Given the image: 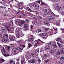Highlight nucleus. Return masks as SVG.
I'll list each match as a JSON object with an SVG mask.
<instances>
[{
  "mask_svg": "<svg viewBox=\"0 0 64 64\" xmlns=\"http://www.w3.org/2000/svg\"><path fill=\"white\" fill-rule=\"evenodd\" d=\"M7 49L8 50H10V48H11L10 46H7Z\"/></svg>",
  "mask_w": 64,
  "mask_h": 64,
  "instance_id": "obj_37",
  "label": "nucleus"
},
{
  "mask_svg": "<svg viewBox=\"0 0 64 64\" xmlns=\"http://www.w3.org/2000/svg\"><path fill=\"white\" fill-rule=\"evenodd\" d=\"M61 54H62V53L60 50L57 51V52L56 53V55H60Z\"/></svg>",
  "mask_w": 64,
  "mask_h": 64,
  "instance_id": "obj_14",
  "label": "nucleus"
},
{
  "mask_svg": "<svg viewBox=\"0 0 64 64\" xmlns=\"http://www.w3.org/2000/svg\"><path fill=\"white\" fill-rule=\"evenodd\" d=\"M53 46L54 47V48H57V46L56 44L53 45Z\"/></svg>",
  "mask_w": 64,
  "mask_h": 64,
  "instance_id": "obj_38",
  "label": "nucleus"
},
{
  "mask_svg": "<svg viewBox=\"0 0 64 64\" xmlns=\"http://www.w3.org/2000/svg\"><path fill=\"white\" fill-rule=\"evenodd\" d=\"M11 24L10 23H8L6 25V28H7L8 31H10V27H11Z\"/></svg>",
  "mask_w": 64,
  "mask_h": 64,
  "instance_id": "obj_6",
  "label": "nucleus"
},
{
  "mask_svg": "<svg viewBox=\"0 0 64 64\" xmlns=\"http://www.w3.org/2000/svg\"><path fill=\"white\" fill-rule=\"evenodd\" d=\"M44 43L45 42H43L42 41H41V40H40V41H38L37 43L35 44H34V46H37V45H38L39 44H41V43Z\"/></svg>",
  "mask_w": 64,
  "mask_h": 64,
  "instance_id": "obj_10",
  "label": "nucleus"
},
{
  "mask_svg": "<svg viewBox=\"0 0 64 64\" xmlns=\"http://www.w3.org/2000/svg\"><path fill=\"white\" fill-rule=\"evenodd\" d=\"M2 49L3 50L4 53H6V51L4 49V47L2 46Z\"/></svg>",
  "mask_w": 64,
  "mask_h": 64,
  "instance_id": "obj_24",
  "label": "nucleus"
},
{
  "mask_svg": "<svg viewBox=\"0 0 64 64\" xmlns=\"http://www.w3.org/2000/svg\"><path fill=\"white\" fill-rule=\"evenodd\" d=\"M23 8H22V7H20V9H22Z\"/></svg>",
  "mask_w": 64,
  "mask_h": 64,
  "instance_id": "obj_56",
  "label": "nucleus"
},
{
  "mask_svg": "<svg viewBox=\"0 0 64 64\" xmlns=\"http://www.w3.org/2000/svg\"><path fill=\"white\" fill-rule=\"evenodd\" d=\"M1 8H2V9H3L4 8V7H3V6H2L1 7Z\"/></svg>",
  "mask_w": 64,
  "mask_h": 64,
  "instance_id": "obj_62",
  "label": "nucleus"
},
{
  "mask_svg": "<svg viewBox=\"0 0 64 64\" xmlns=\"http://www.w3.org/2000/svg\"><path fill=\"white\" fill-rule=\"evenodd\" d=\"M10 63H12V62H13V60H10Z\"/></svg>",
  "mask_w": 64,
  "mask_h": 64,
  "instance_id": "obj_47",
  "label": "nucleus"
},
{
  "mask_svg": "<svg viewBox=\"0 0 64 64\" xmlns=\"http://www.w3.org/2000/svg\"><path fill=\"white\" fill-rule=\"evenodd\" d=\"M40 1H41V0H38V3H39L40 2Z\"/></svg>",
  "mask_w": 64,
  "mask_h": 64,
  "instance_id": "obj_61",
  "label": "nucleus"
},
{
  "mask_svg": "<svg viewBox=\"0 0 64 64\" xmlns=\"http://www.w3.org/2000/svg\"><path fill=\"white\" fill-rule=\"evenodd\" d=\"M60 30H61L62 31V32H64V28H60Z\"/></svg>",
  "mask_w": 64,
  "mask_h": 64,
  "instance_id": "obj_40",
  "label": "nucleus"
},
{
  "mask_svg": "<svg viewBox=\"0 0 64 64\" xmlns=\"http://www.w3.org/2000/svg\"><path fill=\"white\" fill-rule=\"evenodd\" d=\"M26 58L27 59H30V58H31L30 57H29V56H26Z\"/></svg>",
  "mask_w": 64,
  "mask_h": 64,
  "instance_id": "obj_39",
  "label": "nucleus"
},
{
  "mask_svg": "<svg viewBox=\"0 0 64 64\" xmlns=\"http://www.w3.org/2000/svg\"><path fill=\"white\" fill-rule=\"evenodd\" d=\"M39 49L38 48L37 50V52H39Z\"/></svg>",
  "mask_w": 64,
  "mask_h": 64,
  "instance_id": "obj_52",
  "label": "nucleus"
},
{
  "mask_svg": "<svg viewBox=\"0 0 64 64\" xmlns=\"http://www.w3.org/2000/svg\"><path fill=\"white\" fill-rule=\"evenodd\" d=\"M32 23L34 25H37L39 24V22L36 20H34L33 21Z\"/></svg>",
  "mask_w": 64,
  "mask_h": 64,
  "instance_id": "obj_7",
  "label": "nucleus"
},
{
  "mask_svg": "<svg viewBox=\"0 0 64 64\" xmlns=\"http://www.w3.org/2000/svg\"><path fill=\"white\" fill-rule=\"evenodd\" d=\"M52 44V42H49V43H48V45H51V44Z\"/></svg>",
  "mask_w": 64,
  "mask_h": 64,
  "instance_id": "obj_51",
  "label": "nucleus"
},
{
  "mask_svg": "<svg viewBox=\"0 0 64 64\" xmlns=\"http://www.w3.org/2000/svg\"><path fill=\"white\" fill-rule=\"evenodd\" d=\"M14 45V44H11V46H13V45Z\"/></svg>",
  "mask_w": 64,
  "mask_h": 64,
  "instance_id": "obj_63",
  "label": "nucleus"
},
{
  "mask_svg": "<svg viewBox=\"0 0 64 64\" xmlns=\"http://www.w3.org/2000/svg\"><path fill=\"white\" fill-rule=\"evenodd\" d=\"M50 52L52 54H53V53H54L56 52V50L54 48H52V50L50 51Z\"/></svg>",
  "mask_w": 64,
  "mask_h": 64,
  "instance_id": "obj_15",
  "label": "nucleus"
},
{
  "mask_svg": "<svg viewBox=\"0 0 64 64\" xmlns=\"http://www.w3.org/2000/svg\"><path fill=\"white\" fill-rule=\"evenodd\" d=\"M44 56L46 57H47L48 56V55L46 54H44Z\"/></svg>",
  "mask_w": 64,
  "mask_h": 64,
  "instance_id": "obj_43",
  "label": "nucleus"
},
{
  "mask_svg": "<svg viewBox=\"0 0 64 64\" xmlns=\"http://www.w3.org/2000/svg\"><path fill=\"white\" fill-rule=\"evenodd\" d=\"M45 31H48L50 29L49 28H44Z\"/></svg>",
  "mask_w": 64,
  "mask_h": 64,
  "instance_id": "obj_34",
  "label": "nucleus"
},
{
  "mask_svg": "<svg viewBox=\"0 0 64 64\" xmlns=\"http://www.w3.org/2000/svg\"><path fill=\"white\" fill-rule=\"evenodd\" d=\"M15 36H11L9 37L11 41H13L15 39Z\"/></svg>",
  "mask_w": 64,
  "mask_h": 64,
  "instance_id": "obj_8",
  "label": "nucleus"
},
{
  "mask_svg": "<svg viewBox=\"0 0 64 64\" xmlns=\"http://www.w3.org/2000/svg\"><path fill=\"white\" fill-rule=\"evenodd\" d=\"M23 48L22 46H20V47H16L14 48L13 50H14L15 53L16 54H18V53H19L20 51L22 50Z\"/></svg>",
  "mask_w": 64,
  "mask_h": 64,
  "instance_id": "obj_2",
  "label": "nucleus"
},
{
  "mask_svg": "<svg viewBox=\"0 0 64 64\" xmlns=\"http://www.w3.org/2000/svg\"><path fill=\"white\" fill-rule=\"evenodd\" d=\"M24 28H26V29H27V27H28V25L26 24H24Z\"/></svg>",
  "mask_w": 64,
  "mask_h": 64,
  "instance_id": "obj_28",
  "label": "nucleus"
},
{
  "mask_svg": "<svg viewBox=\"0 0 64 64\" xmlns=\"http://www.w3.org/2000/svg\"><path fill=\"white\" fill-rule=\"evenodd\" d=\"M32 27H33V26H31V29H33Z\"/></svg>",
  "mask_w": 64,
  "mask_h": 64,
  "instance_id": "obj_55",
  "label": "nucleus"
},
{
  "mask_svg": "<svg viewBox=\"0 0 64 64\" xmlns=\"http://www.w3.org/2000/svg\"><path fill=\"white\" fill-rule=\"evenodd\" d=\"M23 42V41L22 40H20L18 42V43L20 44H22Z\"/></svg>",
  "mask_w": 64,
  "mask_h": 64,
  "instance_id": "obj_26",
  "label": "nucleus"
},
{
  "mask_svg": "<svg viewBox=\"0 0 64 64\" xmlns=\"http://www.w3.org/2000/svg\"><path fill=\"white\" fill-rule=\"evenodd\" d=\"M49 60L48 59H47L46 60H45V63H47L48 62Z\"/></svg>",
  "mask_w": 64,
  "mask_h": 64,
  "instance_id": "obj_36",
  "label": "nucleus"
},
{
  "mask_svg": "<svg viewBox=\"0 0 64 64\" xmlns=\"http://www.w3.org/2000/svg\"><path fill=\"white\" fill-rule=\"evenodd\" d=\"M33 38H30L28 40V41L29 42H33Z\"/></svg>",
  "mask_w": 64,
  "mask_h": 64,
  "instance_id": "obj_20",
  "label": "nucleus"
},
{
  "mask_svg": "<svg viewBox=\"0 0 64 64\" xmlns=\"http://www.w3.org/2000/svg\"><path fill=\"white\" fill-rule=\"evenodd\" d=\"M38 18H39V19H42V18L41 16H38Z\"/></svg>",
  "mask_w": 64,
  "mask_h": 64,
  "instance_id": "obj_42",
  "label": "nucleus"
},
{
  "mask_svg": "<svg viewBox=\"0 0 64 64\" xmlns=\"http://www.w3.org/2000/svg\"><path fill=\"white\" fill-rule=\"evenodd\" d=\"M41 31H42L41 29H39L38 30H36V32H38V33L39 32H41Z\"/></svg>",
  "mask_w": 64,
  "mask_h": 64,
  "instance_id": "obj_33",
  "label": "nucleus"
},
{
  "mask_svg": "<svg viewBox=\"0 0 64 64\" xmlns=\"http://www.w3.org/2000/svg\"><path fill=\"white\" fill-rule=\"evenodd\" d=\"M35 60L34 59L31 60H30V63H35Z\"/></svg>",
  "mask_w": 64,
  "mask_h": 64,
  "instance_id": "obj_21",
  "label": "nucleus"
},
{
  "mask_svg": "<svg viewBox=\"0 0 64 64\" xmlns=\"http://www.w3.org/2000/svg\"><path fill=\"white\" fill-rule=\"evenodd\" d=\"M43 10L46 13H49L50 14V16H56V17H58V16H56L55 14H54V13H53L52 11L51 10H50L49 9H48L47 10H46V8H43Z\"/></svg>",
  "mask_w": 64,
  "mask_h": 64,
  "instance_id": "obj_1",
  "label": "nucleus"
},
{
  "mask_svg": "<svg viewBox=\"0 0 64 64\" xmlns=\"http://www.w3.org/2000/svg\"><path fill=\"white\" fill-rule=\"evenodd\" d=\"M50 48V46H46L45 47V49L46 50H48V49H49Z\"/></svg>",
  "mask_w": 64,
  "mask_h": 64,
  "instance_id": "obj_23",
  "label": "nucleus"
},
{
  "mask_svg": "<svg viewBox=\"0 0 64 64\" xmlns=\"http://www.w3.org/2000/svg\"><path fill=\"white\" fill-rule=\"evenodd\" d=\"M19 32L18 31H17V32H16V34H19Z\"/></svg>",
  "mask_w": 64,
  "mask_h": 64,
  "instance_id": "obj_54",
  "label": "nucleus"
},
{
  "mask_svg": "<svg viewBox=\"0 0 64 64\" xmlns=\"http://www.w3.org/2000/svg\"><path fill=\"white\" fill-rule=\"evenodd\" d=\"M16 14H20V13H19V12H16Z\"/></svg>",
  "mask_w": 64,
  "mask_h": 64,
  "instance_id": "obj_58",
  "label": "nucleus"
},
{
  "mask_svg": "<svg viewBox=\"0 0 64 64\" xmlns=\"http://www.w3.org/2000/svg\"><path fill=\"white\" fill-rule=\"evenodd\" d=\"M20 12H21V13H22H22H23L24 12H22V11H20Z\"/></svg>",
  "mask_w": 64,
  "mask_h": 64,
  "instance_id": "obj_60",
  "label": "nucleus"
},
{
  "mask_svg": "<svg viewBox=\"0 0 64 64\" xmlns=\"http://www.w3.org/2000/svg\"><path fill=\"white\" fill-rule=\"evenodd\" d=\"M27 9L28 10H29L30 12H32V10H31V9L29 7L27 8Z\"/></svg>",
  "mask_w": 64,
  "mask_h": 64,
  "instance_id": "obj_35",
  "label": "nucleus"
},
{
  "mask_svg": "<svg viewBox=\"0 0 64 64\" xmlns=\"http://www.w3.org/2000/svg\"><path fill=\"white\" fill-rule=\"evenodd\" d=\"M5 61V60H4L3 59V58H0V64L2 63H3V62H4Z\"/></svg>",
  "mask_w": 64,
  "mask_h": 64,
  "instance_id": "obj_18",
  "label": "nucleus"
},
{
  "mask_svg": "<svg viewBox=\"0 0 64 64\" xmlns=\"http://www.w3.org/2000/svg\"><path fill=\"white\" fill-rule=\"evenodd\" d=\"M60 50V51L61 52H62V54H63V53L64 52V48H63L62 50Z\"/></svg>",
  "mask_w": 64,
  "mask_h": 64,
  "instance_id": "obj_30",
  "label": "nucleus"
},
{
  "mask_svg": "<svg viewBox=\"0 0 64 64\" xmlns=\"http://www.w3.org/2000/svg\"><path fill=\"white\" fill-rule=\"evenodd\" d=\"M54 9H55V10H57L58 12H60V13L62 15H64V11H63L62 12H61V11H62V8L60 6L57 7L56 6H55L54 7Z\"/></svg>",
  "mask_w": 64,
  "mask_h": 64,
  "instance_id": "obj_3",
  "label": "nucleus"
},
{
  "mask_svg": "<svg viewBox=\"0 0 64 64\" xmlns=\"http://www.w3.org/2000/svg\"><path fill=\"white\" fill-rule=\"evenodd\" d=\"M24 23H25V21L24 20H19V21H17L16 22L17 24L20 26H21L22 25V24H24Z\"/></svg>",
  "mask_w": 64,
  "mask_h": 64,
  "instance_id": "obj_4",
  "label": "nucleus"
},
{
  "mask_svg": "<svg viewBox=\"0 0 64 64\" xmlns=\"http://www.w3.org/2000/svg\"><path fill=\"white\" fill-rule=\"evenodd\" d=\"M28 47H29V48H30V47H31V44L30 43H28Z\"/></svg>",
  "mask_w": 64,
  "mask_h": 64,
  "instance_id": "obj_32",
  "label": "nucleus"
},
{
  "mask_svg": "<svg viewBox=\"0 0 64 64\" xmlns=\"http://www.w3.org/2000/svg\"><path fill=\"white\" fill-rule=\"evenodd\" d=\"M8 40H9L7 38H2V41L4 42H5V43L7 42Z\"/></svg>",
  "mask_w": 64,
  "mask_h": 64,
  "instance_id": "obj_9",
  "label": "nucleus"
},
{
  "mask_svg": "<svg viewBox=\"0 0 64 64\" xmlns=\"http://www.w3.org/2000/svg\"><path fill=\"white\" fill-rule=\"evenodd\" d=\"M16 36L17 38H19V37H20V35L19 34H16Z\"/></svg>",
  "mask_w": 64,
  "mask_h": 64,
  "instance_id": "obj_31",
  "label": "nucleus"
},
{
  "mask_svg": "<svg viewBox=\"0 0 64 64\" xmlns=\"http://www.w3.org/2000/svg\"><path fill=\"white\" fill-rule=\"evenodd\" d=\"M52 17L51 16H47L46 19H47V21H50L52 19Z\"/></svg>",
  "mask_w": 64,
  "mask_h": 64,
  "instance_id": "obj_11",
  "label": "nucleus"
},
{
  "mask_svg": "<svg viewBox=\"0 0 64 64\" xmlns=\"http://www.w3.org/2000/svg\"><path fill=\"white\" fill-rule=\"evenodd\" d=\"M22 14V15H24V16H26V15L24 14L23 13Z\"/></svg>",
  "mask_w": 64,
  "mask_h": 64,
  "instance_id": "obj_53",
  "label": "nucleus"
},
{
  "mask_svg": "<svg viewBox=\"0 0 64 64\" xmlns=\"http://www.w3.org/2000/svg\"><path fill=\"white\" fill-rule=\"evenodd\" d=\"M2 36L1 34H0V39H1L2 38Z\"/></svg>",
  "mask_w": 64,
  "mask_h": 64,
  "instance_id": "obj_50",
  "label": "nucleus"
},
{
  "mask_svg": "<svg viewBox=\"0 0 64 64\" xmlns=\"http://www.w3.org/2000/svg\"><path fill=\"white\" fill-rule=\"evenodd\" d=\"M61 61H63L64 60V57H62L60 59Z\"/></svg>",
  "mask_w": 64,
  "mask_h": 64,
  "instance_id": "obj_41",
  "label": "nucleus"
},
{
  "mask_svg": "<svg viewBox=\"0 0 64 64\" xmlns=\"http://www.w3.org/2000/svg\"><path fill=\"white\" fill-rule=\"evenodd\" d=\"M33 18L35 20H37V18H36L34 17H33Z\"/></svg>",
  "mask_w": 64,
  "mask_h": 64,
  "instance_id": "obj_48",
  "label": "nucleus"
},
{
  "mask_svg": "<svg viewBox=\"0 0 64 64\" xmlns=\"http://www.w3.org/2000/svg\"><path fill=\"white\" fill-rule=\"evenodd\" d=\"M42 5H46V4L44 3V2H42Z\"/></svg>",
  "mask_w": 64,
  "mask_h": 64,
  "instance_id": "obj_44",
  "label": "nucleus"
},
{
  "mask_svg": "<svg viewBox=\"0 0 64 64\" xmlns=\"http://www.w3.org/2000/svg\"><path fill=\"white\" fill-rule=\"evenodd\" d=\"M16 64H19V62H17Z\"/></svg>",
  "mask_w": 64,
  "mask_h": 64,
  "instance_id": "obj_59",
  "label": "nucleus"
},
{
  "mask_svg": "<svg viewBox=\"0 0 64 64\" xmlns=\"http://www.w3.org/2000/svg\"><path fill=\"white\" fill-rule=\"evenodd\" d=\"M20 58H18L16 59V60L17 61H19V60H20Z\"/></svg>",
  "mask_w": 64,
  "mask_h": 64,
  "instance_id": "obj_46",
  "label": "nucleus"
},
{
  "mask_svg": "<svg viewBox=\"0 0 64 64\" xmlns=\"http://www.w3.org/2000/svg\"><path fill=\"white\" fill-rule=\"evenodd\" d=\"M26 20L27 21V22H29V20H28V19H26Z\"/></svg>",
  "mask_w": 64,
  "mask_h": 64,
  "instance_id": "obj_57",
  "label": "nucleus"
},
{
  "mask_svg": "<svg viewBox=\"0 0 64 64\" xmlns=\"http://www.w3.org/2000/svg\"><path fill=\"white\" fill-rule=\"evenodd\" d=\"M57 44L59 47L60 48H61V47H62V45H61V44L60 43H58V42L57 43Z\"/></svg>",
  "mask_w": 64,
  "mask_h": 64,
  "instance_id": "obj_25",
  "label": "nucleus"
},
{
  "mask_svg": "<svg viewBox=\"0 0 64 64\" xmlns=\"http://www.w3.org/2000/svg\"><path fill=\"white\" fill-rule=\"evenodd\" d=\"M2 54L4 56L6 57H8V56H9V54H4L3 53V52H2Z\"/></svg>",
  "mask_w": 64,
  "mask_h": 64,
  "instance_id": "obj_27",
  "label": "nucleus"
},
{
  "mask_svg": "<svg viewBox=\"0 0 64 64\" xmlns=\"http://www.w3.org/2000/svg\"><path fill=\"white\" fill-rule=\"evenodd\" d=\"M8 36V34H5L2 37V38H7V37Z\"/></svg>",
  "mask_w": 64,
  "mask_h": 64,
  "instance_id": "obj_19",
  "label": "nucleus"
},
{
  "mask_svg": "<svg viewBox=\"0 0 64 64\" xmlns=\"http://www.w3.org/2000/svg\"><path fill=\"white\" fill-rule=\"evenodd\" d=\"M40 35H42V38L44 39H46L47 37H48V34H45V35H43V34L42 33L40 34Z\"/></svg>",
  "mask_w": 64,
  "mask_h": 64,
  "instance_id": "obj_5",
  "label": "nucleus"
},
{
  "mask_svg": "<svg viewBox=\"0 0 64 64\" xmlns=\"http://www.w3.org/2000/svg\"><path fill=\"white\" fill-rule=\"evenodd\" d=\"M30 57H34L35 56V54L34 53H31L30 54Z\"/></svg>",
  "mask_w": 64,
  "mask_h": 64,
  "instance_id": "obj_17",
  "label": "nucleus"
},
{
  "mask_svg": "<svg viewBox=\"0 0 64 64\" xmlns=\"http://www.w3.org/2000/svg\"><path fill=\"white\" fill-rule=\"evenodd\" d=\"M53 28L54 29V30H56V31L57 30V28Z\"/></svg>",
  "mask_w": 64,
  "mask_h": 64,
  "instance_id": "obj_49",
  "label": "nucleus"
},
{
  "mask_svg": "<svg viewBox=\"0 0 64 64\" xmlns=\"http://www.w3.org/2000/svg\"><path fill=\"white\" fill-rule=\"evenodd\" d=\"M54 0H52V2H54Z\"/></svg>",
  "mask_w": 64,
  "mask_h": 64,
  "instance_id": "obj_64",
  "label": "nucleus"
},
{
  "mask_svg": "<svg viewBox=\"0 0 64 64\" xmlns=\"http://www.w3.org/2000/svg\"><path fill=\"white\" fill-rule=\"evenodd\" d=\"M38 62H41V60H40L39 59H38Z\"/></svg>",
  "mask_w": 64,
  "mask_h": 64,
  "instance_id": "obj_45",
  "label": "nucleus"
},
{
  "mask_svg": "<svg viewBox=\"0 0 64 64\" xmlns=\"http://www.w3.org/2000/svg\"><path fill=\"white\" fill-rule=\"evenodd\" d=\"M56 40L60 42H62V40H61V38H58Z\"/></svg>",
  "mask_w": 64,
  "mask_h": 64,
  "instance_id": "obj_22",
  "label": "nucleus"
},
{
  "mask_svg": "<svg viewBox=\"0 0 64 64\" xmlns=\"http://www.w3.org/2000/svg\"><path fill=\"white\" fill-rule=\"evenodd\" d=\"M44 24L46 25L47 26H48V25H49V24L48 23H47L46 22H44Z\"/></svg>",
  "mask_w": 64,
  "mask_h": 64,
  "instance_id": "obj_29",
  "label": "nucleus"
},
{
  "mask_svg": "<svg viewBox=\"0 0 64 64\" xmlns=\"http://www.w3.org/2000/svg\"><path fill=\"white\" fill-rule=\"evenodd\" d=\"M33 6L34 7H35L36 9H37V8H38L39 7V5L37 4H34Z\"/></svg>",
  "mask_w": 64,
  "mask_h": 64,
  "instance_id": "obj_16",
  "label": "nucleus"
},
{
  "mask_svg": "<svg viewBox=\"0 0 64 64\" xmlns=\"http://www.w3.org/2000/svg\"><path fill=\"white\" fill-rule=\"evenodd\" d=\"M21 63V64H25V63H26V62H25V60L24 58H22Z\"/></svg>",
  "mask_w": 64,
  "mask_h": 64,
  "instance_id": "obj_12",
  "label": "nucleus"
},
{
  "mask_svg": "<svg viewBox=\"0 0 64 64\" xmlns=\"http://www.w3.org/2000/svg\"><path fill=\"white\" fill-rule=\"evenodd\" d=\"M1 30L3 32H6V30L4 28L1 27Z\"/></svg>",
  "mask_w": 64,
  "mask_h": 64,
  "instance_id": "obj_13",
  "label": "nucleus"
}]
</instances>
